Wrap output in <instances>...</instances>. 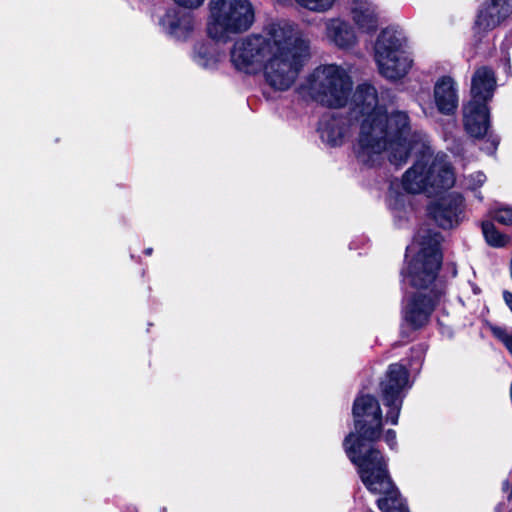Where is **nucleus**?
<instances>
[{"label":"nucleus","instance_id":"3","mask_svg":"<svg viewBox=\"0 0 512 512\" xmlns=\"http://www.w3.org/2000/svg\"><path fill=\"white\" fill-rule=\"evenodd\" d=\"M438 234H434L433 242L423 246L411 260H407L413 247L406 248V262L401 270L403 281L411 286L429 290V294L421 292L415 294L403 310V319L413 330L424 327L435 309L437 302L443 294L441 283L436 282L438 271L442 264Z\"/></svg>","mask_w":512,"mask_h":512},{"label":"nucleus","instance_id":"30","mask_svg":"<svg viewBox=\"0 0 512 512\" xmlns=\"http://www.w3.org/2000/svg\"><path fill=\"white\" fill-rule=\"evenodd\" d=\"M144 253H145L146 255H148V256H149V255H151V254H152V248H147V249H145Z\"/></svg>","mask_w":512,"mask_h":512},{"label":"nucleus","instance_id":"16","mask_svg":"<svg viewBox=\"0 0 512 512\" xmlns=\"http://www.w3.org/2000/svg\"><path fill=\"white\" fill-rule=\"evenodd\" d=\"M428 158L423 151L420 160L409 168L402 177L403 189L412 194L427 193L429 194L428 182Z\"/></svg>","mask_w":512,"mask_h":512},{"label":"nucleus","instance_id":"20","mask_svg":"<svg viewBox=\"0 0 512 512\" xmlns=\"http://www.w3.org/2000/svg\"><path fill=\"white\" fill-rule=\"evenodd\" d=\"M482 232L486 242L492 247H504L507 245L509 238L500 233L493 223L486 221L482 223Z\"/></svg>","mask_w":512,"mask_h":512},{"label":"nucleus","instance_id":"23","mask_svg":"<svg viewBox=\"0 0 512 512\" xmlns=\"http://www.w3.org/2000/svg\"><path fill=\"white\" fill-rule=\"evenodd\" d=\"M492 218L499 224L512 225V209L507 207L496 209Z\"/></svg>","mask_w":512,"mask_h":512},{"label":"nucleus","instance_id":"18","mask_svg":"<svg viewBox=\"0 0 512 512\" xmlns=\"http://www.w3.org/2000/svg\"><path fill=\"white\" fill-rule=\"evenodd\" d=\"M352 18L360 30L375 31L378 27L376 6L369 0H353L351 7Z\"/></svg>","mask_w":512,"mask_h":512},{"label":"nucleus","instance_id":"21","mask_svg":"<svg viewBox=\"0 0 512 512\" xmlns=\"http://www.w3.org/2000/svg\"><path fill=\"white\" fill-rule=\"evenodd\" d=\"M211 47L207 44H200L196 47L194 60L204 68H212L219 61L218 56L210 54Z\"/></svg>","mask_w":512,"mask_h":512},{"label":"nucleus","instance_id":"14","mask_svg":"<svg viewBox=\"0 0 512 512\" xmlns=\"http://www.w3.org/2000/svg\"><path fill=\"white\" fill-rule=\"evenodd\" d=\"M496 85V76L491 68L482 66L476 69L471 79L470 101L488 105L493 98Z\"/></svg>","mask_w":512,"mask_h":512},{"label":"nucleus","instance_id":"7","mask_svg":"<svg viewBox=\"0 0 512 512\" xmlns=\"http://www.w3.org/2000/svg\"><path fill=\"white\" fill-rule=\"evenodd\" d=\"M284 39L283 25L272 23L266 27L265 34H251L236 40L230 49V63L240 73L256 75L272 51L273 42Z\"/></svg>","mask_w":512,"mask_h":512},{"label":"nucleus","instance_id":"13","mask_svg":"<svg viewBox=\"0 0 512 512\" xmlns=\"http://www.w3.org/2000/svg\"><path fill=\"white\" fill-rule=\"evenodd\" d=\"M511 13L512 0H487L477 14L475 27L483 32L492 30Z\"/></svg>","mask_w":512,"mask_h":512},{"label":"nucleus","instance_id":"10","mask_svg":"<svg viewBox=\"0 0 512 512\" xmlns=\"http://www.w3.org/2000/svg\"><path fill=\"white\" fill-rule=\"evenodd\" d=\"M463 122L466 132L471 137L477 139L487 137L482 150L488 154L496 151L500 140L497 135L489 133L490 111L488 105L469 101L463 109Z\"/></svg>","mask_w":512,"mask_h":512},{"label":"nucleus","instance_id":"12","mask_svg":"<svg viewBox=\"0 0 512 512\" xmlns=\"http://www.w3.org/2000/svg\"><path fill=\"white\" fill-rule=\"evenodd\" d=\"M427 179L429 182V195L437 194L454 186L456 181L455 172L445 155H437L431 161L430 157L428 158Z\"/></svg>","mask_w":512,"mask_h":512},{"label":"nucleus","instance_id":"29","mask_svg":"<svg viewBox=\"0 0 512 512\" xmlns=\"http://www.w3.org/2000/svg\"><path fill=\"white\" fill-rule=\"evenodd\" d=\"M503 298H504L505 303L507 304V306L509 307V309L512 312V293L509 291H504Z\"/></svg>","mask_w":512,"mask_h":512},{"label":"nucleus","instance_id":"1","mask_svg":"<svg viewBox=\"0 0 512 512\" xmlns=\"http://www.w3.org/2000/svg\"><path fill=\"white\" fill-rule=\"evenodd\" d=\"M352 118L359 122L354 152L358 162L367 167L380 164L384 152L393 165L402 166L420 140L419 134L411 132L408 113L401 110L387 113L376 88L370 84L356 88L350 117L331 114L321 119L318 128L321 139L330 146L342 145L350 135Z\"/></svg>","mask_w":512,"mask_h":512},{"label":"nucleus","instance_id":"25","mask_svg":"<svg viewBox=\"0 0 512 512\" xmlns=\"http://www.w3.org/2000/svg\"><path fill=\"white\" fill-rule=\"evenodd\" d=\"M485 181L486 175L481 171H477L468 176L467 185L470 189L476 190L480 188L485 183Z\"/></svg>","mask_w":512,"mask_h":512},{"label":"nucleus","instance_id":"2","mask_svg":"<svg viewBox=\"0 0 512 512\" xmlns=\"http://www.w3.org/2000/svg\"><path fill=\"white\" fill-rule=\"evenodd\" d=\"M352 414L355 432L344 439V449L357 467L359 477L373 494H381L377 506L381 512H409L398 488L391 480L387 460L371 443L380 439L382 411L372 395H360L354 400Z\"/></svg>","mask_w":512,"mask_h":512},{"label":"nucleus","instance_id":"5","mask_svg":"<svg viewBox=\"0 0 512 512\" xmlns=\"http://www.w3.org/2000/svg\"><path fill=\"white\" fill-rule=\"evenodd\" d=\"M352 87V79L343 67L328 64L317 67L309 74L300 87V93L323 106L341 108L346 105Z\"/></svg>","mask_w":512,"mask_h":512},{"label":"nucleus","instance_id":"28","mask_svg":"<svg viewBox=\"0 0 512 512\" xmlns=\"http://www.w3.org/2000/svg\"><path fill=\"white\" fill-rule=\"evenodd\" d=\"M512 507H510V502L508 501H502L497 504L495 507V512H511Z\"/></svg>","mask_w":512,"mask_h":512},{"label":"nucleus","instance_id":"19","mask_svg":"<svg viewBox=\"0 0 512 512\" xmlns=\"http://www.w3.org/2000/svg\"><path fill=\"white\" fill-rule=\"evenodd\" d=\"M327 38L337 47L347 49L354 46L357 38L351 25L341 19H330L326 23Z\"/></svg>","mask_w":512,"mask_h":512},{"label":"nucleus","instance_id":"31","mask_svg":"<svg viewBox=\"0 0 512 512\" xmlns=\"http://www.w3.org/2000/svg\"><path fill=\"white\" fill-rule=\"evenodd\" d=\"M419 355L421 356L424 353V350L422 348L418 349Z\"/></svg>","mask_w":512,"mask_h":512},{"label":"nucleus","instance_id":"6","mask_svg":"<svg viewBox=\"0 0 512 512\" xmlns=\"http://www.w3.org/2000/svg\"><path fill=\"white\" fill-rule=\"evenodd\" d=\"M207 34L216 41L227 42L232 35L247 32L255 22L250 0H209Z\"/></svg>","mask_w":512,"mask_h":512},{"label":"nucleus","instance_id":"26","mask_svg":"<svg viewBox=\"0 0 512 512\" xmlns=\"http://www.w3.org/2000/svg\"><path fill=\"white\" fill-rule=\"evenodd\" d=\"M178 6L185 9L196 10L200 8L206 0H173Z\"/></svg>","mask_w":512,"mask_h":512},{"label":"nucleus","instance_id":"24","mask_svg":"<svg viewBox=\"0 0 512 512\" xmlns=\"http://www.w3.org/2000/svg\"><path fill=\"white\" fill-rule=\"evenodd\" d=\"M494 335L505 345L509 353L512 355V332H508L503 328H495Z\"/></svg>","mask_w":512,"mask_h":512},{"label":"nucleus","instance_id":"8","mask_svg":"<svg viewBox=\"0 0 512 512\" xmlns=\"http://www.w3.org/2000/svg\"><path fill=\"white\" fill-rule=\"evenodd\" d=\"M407 38L401 29L387 27L375 42V60L379 72L389 80L404 77L412 67V59L405 51Z\"/></svg>","mask_w":512,"mask_h":512},{"label":"nucleus","instance_id":"17","mask_svg":"<svg viewBox=\"0 0 512 512\" xmlns=\"http://www.w3.org/2000/svg\"><path fill=\"white\" fill-rule=\"evenodd\" d=\"M193 22L192 15L177 9L168 10L160 20L163 30L177 39H184L190 34Z\"/></svg>","mask_w":512,"mask_h":512},{"label":"nucleus","instance_id":"11","mask_svg":"<svg viewBox=\"0 0 512 512\" xmlns=\"http://www.w3.org/2000/svg\"><path fill=\"white\" fill-rule=\"evenodd\" d=\"M428 212L438 226L451 229L457 226L464 215V198L458 193H452L432 203Z\"/></svg>","mask_w":512,"mask_h":512},{"label":"nucleus","instance_id":"22","mask_svg":"<svg viewBox=\"0 0 512 512\" xmlns=\"http://www.w3.org/2000/svg\"><path fill=\"white\" fill-rule=\"evenodd\" d=\"M295 2L309 11L324 13L333 7L335 0H295Z\"/></svg>","mask_w":512,"mask_h":512},{"label":"nucleus","instance_id":"15","mask_svg":"<svg viewBox=\"0 0 512 512\" xmlns=\"http://www.w3.org/2000/svg\"><path fill=\"white\" fill-rule=\"evenodd\" d=\"M434 101L438 111L444 115L453 114L458 107V90L454 79L442 76L434 85Z\"/></svg>","mask_w":512,"mask_h":512},{"label":"nucleus","instance_id":"9","mask_svg":"<svg viewBox=\"0 0 512 512\" xmlns=\"http://www.w3.org/2000/svg\"><path fill=\"white\" fill-rule=\"evenodd\" d=\"M411 388L409 372L400 363H393L388 366L384 378L380 382V393L385 407L386 422L392 425L398 423L403 400L406 392Z\"/></svg>","mask_w":512,"mask_h":512},{"label":"nucleus","instance_id":"27","mask_svg":"<svg viewBox=\"0 0 512 512\" xmlns=\"http://www.w3.org/2000/svg\"><path fill=\"white\" fill-rule=\"evenodd\" d=\"M385 441L391 449H394L397 446L396 432L392 429L387 430L385 433Z\"/></svg>","mask_w":512,"mask_h":512},{"label":"nucleus","instance_id":"4","mask_svg":"<svg viewBox=\"0 0 512 512\" xmlns=\"http://www.w3.org/2000/svg\"><path fill=\"white\" fill-rule=\"evenodd\" d=\"M282 25L285 39L273 42L261 70L266 84L277 91H286L294 85L309 56L307 42L295 38L290 25Z\"/></svg>","mask_w":512,"mask_h":512}]
</instances>
